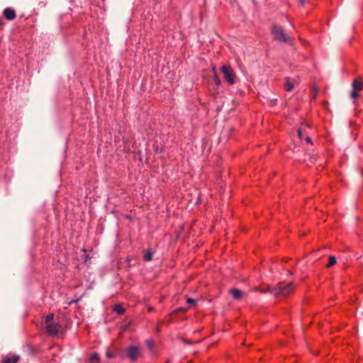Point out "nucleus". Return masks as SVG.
<instances>
[{"label": "nucleus", "instance_id": "obj_1", "mask_svg": "<svg viewBox=\"0 0 363 363\" xmlns=\"http://www.w3.org/2000/svg\"><path fill=\"white\" fill-rule=\"evenodd\" d=\"M295 290V286L290 282L286 284L279 283L277 286L272 288L271 292L276 296H286L291 294Z\"/></svg>", "mask_w": 363, "mask_h": 363}, {"label": "nucleus", "instance_id": "obj_2", "mask_svg": "<svg viewBox=\"0 0 363 363\" xmlns=\"http://www.w3.org/2000/svg\"><path fill=\"white\" fill-rule=\"evenodd\" d=\"M271 32L275 40L287 43L291 42V38L286 35L281 26L274 25L272 27Z\"/></svg>", "mask_w": 363, "mask_h": 363}, {"label": "nucleus", "instance_id": "obj_3", "mask_svg": "<svg viewBox=\"0 0 363 363\" xmlns=\"http://www.w3.org/2000/svg\"><path fill=\"white\" fill-rule=\"evenodd\" d=\"M352 90L350 94V96L353 100H356L359 98V92L363 89V79L362 77H357L355 78L352 84Z\"/></svg>", "mask_w": 363, "mask_h": 363}, {"label": "nucleus", "instance_id": "obj_4", "mask_svg": "<svg viewBox=\"0 0 363 363\" xmlns=\"http://www.w3.org/2000/svg\"><path fill=\"white\" fill-rule=\"evenodd\" d=\"M220 70L223 74L224 79L228 84L233 85L235 83V74L231 67L228 65H223Z\"/></svg>", "mask_w": 363, "mask_h": 363}, {"label": "nucleus", "instance_id": "obj_5", "mask_svg": "<svg viewBox=\"0 0 363 363\" xmlns=\"http://www.w3.org/2000/svg\"><path fill=\"white\" fill-rule=\"evenodd\" d=\"M127 356L132 361L135 362L140 355V350L138 347L131 346L127 348Z\"/></svg>", "mask_w": 363, "mask_h": 363}, {"label": "nucleus", "instance_id": "obj_6", "mask_svg": "<svg viewBox=\"0 0 363 363\" xmlns=\"http://www.w3.org/2000/svg\"><path fill=\"white\" fill-rule=\"evenodd\" d=\"M60 328L61 326L59 323H51L46 325V332L50 335H55L59 333Z\"/></svg>", "mask_w": 363, "mask_h": 363}, {"label": "nucleus", "instance_id": "obj_7", "mask_svg": "<svg viewBox=\"0 0 363 363\" xmlns=\"http://www.w3.org/2000/svg\"><path fill=\"white\" fill-rule=\"evenodd\" d=\"M3 16L6 20L12 21L16 18V13L14 9L7 7L3 11Z\"/></svg>", "mask_w": 363, "mask_h": 363}, {"label": "nucleus", "instance_id": "obj_8", "mask_svg": "<svg viewBox=\"0 0 363 363\" xmlns=\"http://www.w3.org/2000/svg\"><path fill=\"white\" fill-rule=\"evenodd\" d=\"M20 356L14 354H8L2 358L1 363H17Z\"/></svg>", "mask_w": 363, "mask_h": 363}, {"label": "nucleus", "instance_id": "obj_9", "mask_svg": "<svg viewBox=\"0 0 363 363\" xmlns=\"http://www.w3.org/2000/svg\"><path fill=\"white\" fill-rule=\"evenodd\" d=\"M230 293L233 296V297L236 300L240 298L243 294L242 291L238 289H230Z\"/></svg>", "mask_w": 363, "mask_h": 363}, {"label": "nucleus", "instance_id": "obj_10", "mask_svg": "<svg viewBox=\"0 0 363 363\" xmlns=\"http://www.w3.org/2000/svg\"><path fill=\"white\" fill-rule=\"evenodd\" d=\"M113 311L118 315H123V313H125V311L121 305L116 304L113 306Z\"/></svg>", "mask_w": 363, "mask_h": 363}, {"label": "nucleus", "instance_id": "obj_11", "mask_svg": "<svg viewBox=\"0 0 363 363\" xmlns=\"http://www.w3.org/2000/svg\"><path fill=\"white\" fill-rule=\"evenodd\" d=\"M284 87L286 91H290L294 89V84L286 79Z\"/></svg>", "mask_w": 363, "mask_h": 363}, {"label": "nucleus", "instance_id": "obj_12", "mask_svg": "<svg viewBox=\"0 0 363 363\" xmlns=\"http://www.w3.org/2000/svg\"><path fill=\"white\" fill-rule=\"evenodd\" d=\"M336 263V259L334 256H330L328 259V262L326 265L327 267H331Z\"/></svg>", "mask_w": 363, "mask_h": 363}, {"label": "nucleus", "instance_id": "obj_13", "mask_svg": "<svg viewBox=\"0 0 363 363\" xmlns=\"http://www.w3.org/2000/svg\"><path fill=\"white\" fill-rule=\"evenodd\" d=\"M53 319H54L53 313H50V314L47 315L45 318V323L48 325V324L52 323Z\"/></svg>", "mask_w": 363, "mask_h": 363}, {"label": "nucleus", "instance_id": "obj_14", "mask_svg": "<svg viewBox=\"0 0 363 363\" xmlns=\"http://www.w3.org/2000/svg\"><path fill=\"white\" fill-rule=\"evenodd\" d=\"M145 261H151L152 259V252L148 250L143 257Z\"/></svg>", "mask_w": 363, "mask_h": 363}, {"label": "nucleus", "instance_id": "obj_15", "mask_svg": "<svg viewBox=\"0 0 363 363\" xmlns=\"http://www.w3.org/2000/svg\"><path fill=\"white\" fill-rule=\"evenodd\" d=\"M213 80L216 85L218 86L220 84V80L216 72H215V74H213Z\"/></svg>", "mask_w": 363, "mask_h": 363}, {"label": "nucleus", "instance_id": "obj_16", "mask_svg": "<svg viewBox=\"0 0 363 363\" xmlns=\"http://www.w3.org/2000/svg\"><path fill=\"white\" fill-rule=\"evenodd\" d=\"M99 355L97 353H93L91 357H90V361L91 362H94V361H96V360H99Z\"/></svg>", "mask_w": 363, "mask_h": 363}, {"label": "nucleus", "instance_id": "obj_17", "mask_svg": "<svg viewBox=\"0 0 363 363\" xmlns=\"http://www.w3.org/2000/svg\"><path fill=\"white\" fill-rule=\"evenodd\" d=\"M147 345L149 346L150 349H152L153 347V340H147L146 341Z\"/></svg>", "mask_w": 363, "mask_h": 363}, {"label": "nucleus", "instance_id": "obj_18", "mask_svg": "<svg viewBox=\"0 0 363 363\" xmlns=\"http://www.w3.org/2000/svg\"><path fill=\"white\" fill-rule=\"evenodd\" d=\"M187 303H195V300L191 298H188L186 300Z\"/></svg>", "mask_w": 363, "mask_h": 363}, {"label": "nucleus", "instance_id": "obj_19", "mask_svg": "<svg viewBox=\"0 0 363 363\" xmlns=\"http://www.w3.org/2000/svg\"><path fill=\"white\" fill-rule=\"evenodd\" d=\"M106 357H108V358H112V357H113V355L111 352H106Z\"/></svg>", "mask_w": 363, "mask_h": 363}, {"label": "nucleus", "instance_id": "obj_20", "mask_svg": "<svg viewBox=\"0 0 363 363\" xmlns=\"http://www.w3.org/2000/svg\"><path fill=\"white\" fill-rule=\"evenodd\" d=\"M306 141L308 143H312L311 138H309L308 136H307V137L306 138Z\"/></svg>", "mask_w": 363, "mask_h": 363}, {"label": "nucleus", "instance_id": "obj_21", "mask_svg": "<svg viewBox=\"0 0 363 363\" xmlns=\"http://www.w3.org/2000/svg\"><path fill=\"white\" fill-rule=\"evenodd\" d=\"M298 135L299 138L301 139V129L298 130Z\"/></svg>", "mask_w": 363, "mask_h": 363}, {"label": "nucleus", "instance_id": "obj_22", "mask_svg": "<svg viewBox=\"0 0 363 363\" xmlns=\"http://www.w3.org/2000/svg\"><path fill=\"white\" fill-rule=\"evenodd\" d=\"M4 26V22L2 21V19L0 18V28H2Z\"/></svg>", "mask_w": 363, "mask_h": 363}, {"label": "nucleus", "instance_id": "obj_23", "mask_svg": "<svg viewBox=\"0 0 363 363\" xmlns=\"http://www.w3.org/2000/svg\"><path fill=\"white\" fill-rule=\"evenodd\" d=\"M298 1L301 3V6H303L306 0H298Z\"/></svg>", "mask_w": 363, "mask_h": 363}, {"label": "nucleus", "instance_id": "obj_24", "mask_svg": "<svg viewBox=\"0 0 363 363\" xmlns=\"http://www.w3.org/2000/svg\"><path fill=\"white\" fill-rule=\"evenodd\" d=\"M212 71H213V74H215V72H216V67H213Z\"/></svg>", "mask_w": 363, "mask_h": 363}, {"label": "nucleus", "instance_id": "obj_25", "mask_svg": "<svg viewBox=\"0 0 363 363\" xmlns=\"http://www.w3.org/2000/svg\"><path fill=\"white\" fill-rule=\"evenodd\" d=\"M125 218L128 219H130V216H126Z\"/></svg>", "mask_w": 363, "mask_h": 363}, {"label": "nucleus", "instance_id": "obj_26", "mask_svg": "<svg viewBox=\"0 0 363 363\" xmlns=\"http://www.w3.org/2000/svg\"><path fill=\"white\" fill-rule=\"evenodd\" d=\"M152 311V308H148V311Z\"/></svg>", "mask_w": 363, "mask_h": 363}]
</instances>
